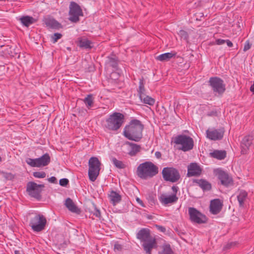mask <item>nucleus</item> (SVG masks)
I'll list each match as a JSON object with an SVG mask.
<instances>
[{"instance_id":"obj_1","label":"nucleus","mask_w":254,"mask_h":254,"mask_svg":"<svg viewBox=\"0 0 254 254\" xmlns=\"http://www.w3.org/2000/svg\"><path fill=\"white\" fill-rule=\"evenodd\" d=\"M143 129L144 125L141 121L137 119H133L125 127L123 135L130 140L139 142L143 137Z\"/></svg>"},{"instance_id":"obj_2","label":"nucleus","mask_w":254,"mask_h":254,"mask_svg":"<svg viewBox=\"0 0 254 254\" xmlns=\"http://www.w3.org/2000/svg\"><path fill=\"white\" fill-rule=\"evenodd\" d=\"M136 238L142 243V246L147 254H151L152 250L157 248L156 240L151 236L148 228H141L136 234Z\"/></svg>"},{"instance_id":"obj_3","label":"nucleus","mask_w":254,"mask_h":254,"mask_svg":"<svg viewBox=\"0 0 254 254\" xmlns=\"http://www.w3.org/2000/svg\"><path fill=\"white\" fill-rule=\"evenodd\" d=\"M158 173V168L150 161L140 164L137 168L136 174L141 179L152 178Z\"/></svg>"},{"instance_id":"obj_4","label":"nucleus","mask_w":254,"mask_h":254,"mask_svg":"<svg viewBox=\"0 0 254 254\" xmlns=\"http://www.w3.org/2000/svg\"><path fill=\"white\" fill-rule=\"evenodd\" d=\"M124 115L122 113H114L106 119L105 124V128L109 130H118L122 126L124 122Z\"/></svg>"},{"instance_id":"obj_5","label":"nucleus","mask_w":254,"mask_h":254,"mask_svg":"<svg viewBox=\"0 0 254 254\" xmlns=\"http://www.w3.org/2000/svg\"><path fill=\"white\" fill-rule=\"evenodd\" d=\"M101 163L96 157H92L88 162L89 169L88 175L89 179L91 182H94L99 175Z\"/></svg>"},{"instance_id":"obj_6","label":"nucleus","mask_w":254,"mask_h":254,"mask_svg":"<svg viewBox=\"0 0 254 254\" xmlns=\"http://www.w3.org/2000/svg\"><path fill=\"white\" fill-rule=\"evenodd\" d=\"M173 139V141L176 144L182 145L179 149L184 152L190 151L193 147V140L189 136L180 134L175 137Z\"/></svg>"},{"instance_id":"obj_7","label":"nucleus","mask_w":254,"mask_h":254,"mask_svg":"<svg viewBox=\"0 0 254 254\" xmlns=\"http://www.w3.org/2000/svg\"><path fill=\"white\" fill-rule=\"evenodd\" d=\"M47 220L43 215L36 214L34 217L31 218L29 226L33 231L39 232L44 229Z\"/></svg>"},{"instance_id":"obj_8","label":"nucleus","mask_w":254,"mask_h":254,"mask_svg":"<svg viewBox=\"0 0 254 254\" xmlns=\"http://www.w3.org/2000/svg\"><path fill=\"white\" fill-rule=\"evenodd\" d=\"M163 179L167 182L176 183L180 178L179 171L174 167H165L162 172Z\"/></svg>"},{"instance_id":"obj_9","label":"nucleus","mask_w":254,"mask_h":254,"mask_svg":"<svg viewBox=\"0 0 254 254\" xmlns=\"http://www.w3.org/2000/svg\"><path fill=\"white\" fill-rule=\"evenodd\" d=\"M45 187L44 184L38 185L34 182H29L26 185V191L32 197L38 200L41 198V192Z\"/></svg>"},{"instance_id":"obj_10","label":"nucleus","mask_w":254,"mask_h":254,"mask_svg":"<svg viewBox=\"0 0 254 254\" xmlns=\"http://www.w3.org/2000/svg\"><path fill=\"white\" fill-rule=\"evenodd\" d=\"M208 85L211 87L214 93L222 95L225 91V84L224 81L218 77H211L208 80Z\"/></svg>"},{"instance_id":"obj_11","label":"nucleus","mask_w":254,"mask_h":254,"mask_svg":"<svg viewBox=\"0 0 254 254\" xmlns=\"http://www.w3.org/2000/svg\"><path fill=\"white\" fill-rule=\"evenodd\" d=\"M51 161L50 155L46 153L41 157L35 159L28 158L26 160L27 164L32 167H42L47 166Z\"/></svg>"},{"instance_id":"obj_12","label":"nucleus","mask_w":254,"mask_h":254,"mask_svg":"<svg viewBox=\"0 0 254 254\" xmlns=\"http://www.w3.org/2000/svg\"><path fill=\"white\" fill-rule=\"evenodd\" d=\"M215 174L221 185L226 188H228L234 185L233 178L227 172L220 169H218L215 170Z\"/></svg>"},{"instance_id":"obj_13","label":"nucleus","mask_w":254,"mask_h":254,"mask_svg":"<svg viewBox=\"0 0 254 254\" xmlns=\"http://www.w3.org/2000/svg\"><path fill=\"white\" fill-rule=\"evenodd\" d=\"M189 214L190 220L192 222L203 224L207 221L206 216L194 207L189 208Z\"/></svg>"},{"instance_id":"obj_14","label":"nucleus","mask_w":254,"mask_h":254,"mask_svg":"<svg viewBox=\"0 0 254 254\" xmlns=\"http://www.w3.org/2000/svg\"><path fill=\"white\" fill-rule=\"evenodd\" d=\"M68 20L76 23L79 20V5L74 1H71L69 6Z\"/></svg>"},{"instance_id":"obj_15","label":"nucleus","mask_w":254,"mask_h":254,"mask_svg":"<svg viewBox=\"0 0 254 254\" xmlns=\"http://www.w3.org/2000/svg\"><path fill=\"white\" fill-rule=\"evenodd\" d=\"M224 132L223 128L208 129L206 131V137L211 140H220L223 138Z\"/></svg>"},{"instance_id":"obj_16","label":"nucleus","mask_w":254,"mask_h":254,"mask_svg":"<svg viewBox=\"0 0 254 254\" xmlns=\"http://www.w3.org/2000/svg\"><path fill=\"white\" fill-rule=\"evenodd\" d=\"M254 136L252 135H247L245 136L241 142V153L246 154L250 146L253 144L254 140Z\"/></svg>"},{"instance_id":"obj_17","label":"nucleus","mask_w":254,"mask_h":254,"mask_svg":"<svg viewBox=\"0 0 254 254\" xmlns=\"http://www.w3.org/2000/svg\"><path fill=\"white\" fill-rule=\"evenodd\" d=\"M223 202L219 198L211 200L210 202L209 211L214 215L218 214L222 209Z\"/></svg>"},{"instance_id":"obj_18","label":"nucleus","mask_w":254,"mask_h":254,"mask_svg":"<svg viewBox=\"0 0 254 254\" xmlns=\"http://www.w3.org/2000/svg\"><path fill=\"white\" fill-rule=\"evenodd\" d=\"M202 169L196 163H191L188 167L187 176H198L201 174Z\"/></svg>"},{"instance_id":"obj_19","label":"nucleus","mask_w":254,"mask_h":254,"mask_svg":"<svg viewBox=\"0 0 254 254\" xmlns=\"http://www.w3.org/2000/svg\"><path fill=\"white\" fill-rule=\"evenodd\" d=\"M159 200L162 204L167 205L169 203H174L178 200V197L176 194H172L169 196L162 193L159 196Z\"/></svg>"},{"instance_id":"obj_20","label":"nucleus","mask_w":254,"mask_h":254,"mask_svg":"<svg viewBox=\"0 0 254 254\" xmlns=\"http://www.w3.org/2000/svg\"><path fill=\"white\" fill-rule=\"evenodd\" d=\"M84 207L85 208V210H88L91 214H93L94 216L97 218L100 219L101 212L99 209L97 208L96 206L94 203L90 201H88L84 204Z\"/></svg>"},{"instance_id":"obj_21","label":"nucleus","mask_w":254,"mask_h":254,"mask_svg":"<svg viewBox=\"0 0 254 254\" xmlns=\"http://www.w3.org/2000/svg\"><path fill=\"white\" fill-rule=\"evenodd\" d=\"M193 183L197 184L203 191H208L211 190L212 185L210 183L205 179H194Z\"/></svg>"},{"instance_id":"obj_22","label":"nucleus","mask_w":254,"mask_h":254,"mask_svg":"<svg viewBox=\"0 0 254 254\" xmlns=\"http://www.w3.org/2000/svg\"><path fill=\"white\" fill-rule=\"evenodd\" d=\"M43 21L50 28L59 29L61 27V24L50 16L44 18Z\"/></svg>"},{"instance_id":"obj_23","label":"nucleus","mask_w":254,"mask_h":254,"mask_svg":"<svg viewBox=\"0 0 254 254\" xmlns=\"http://www.w3.org/2000/svg\"><path fill=\"white\" fill-rule=\"evenodd\" d=\"M108 197L110 199V202L114 206L120 202L122 200V196L119 193L114 190L110 191Z\"/></svg>"},{"instance_id":"obj_24","label":"nucleus","mask_w":254,"mask_h":254,"mask_svg":"<svg viewBox=\"0 0 254 254\" xmlns=\"http://www.w3.org/2000/svg\"><path fill=\"white\" fill-rule=\"evenodd\" d=\"M64 205L70 212L77 214L79 213V209L75 205L71 198H66L64 202Z\"/></svg>"},{"instance_id":"obj_25","label":"nucleus","mask_w":254,"mask_h":254,"mask_svg":"<svg viewBox=\"0 0 254 254\" xmlns=\"http://www.w3.org/2000/svg\"><path fill=\"white\" fill-rule=\"evenodd\" d=\"M125 144L130 147V150L128 152V154L131 156L136 155L140 151L141 146L139 145L127 141Z\"/></svg>"},{"instance_id":"obj_26","label":"nucleus","mask_w":254,"mask_h":254,"mask_svg":"<svg viewBox=\"0 0 254 254\" xmlns=\"http://www.w3.org/2000/svg\"><path fill=\"white\" fill-rule=\"evenodd\" d=\"M19 20L23 26L27 27L37 21V20L33 17L28 15L22 16Z\"/></svg>"},{"instance_id":"obj_27","label":"nucleus","mask_w":254,"mask_h":254,"mask_svg":"<svg viewBox=\"0 0 254 254\" xmlns=\"http://www.w3.org/2000/svg\"><path fill=\"white\" fill-rule=\"evenodd\" d=\"M118 59L115 55H112L107 57L106 64L114 69H117L118 66Z\"/></svg>"},{"instance_id":"obj_28","label":"nucleus","mask_w":254,"mask_h":254,"mask_svg":"<svg viewBox=\"0 0 254 254\" xmlns=\"http://www.w3.org/2000/svg\"><path fill=\"white\" fill-rule=\"evenodd\" d=\"M210 156L218 160H223L226 157V152L225 150H215L210 153Z\"/></svg>"},{"instance_id":"obj_29","label":"nucleus","mask_w":254,"mask_h":254,"mask_svg":"<svg viewBox=\"0 0 254 254\" xmlns=\"http://www.w3.org/2000/svg\"><path fill=\"white\" fill-rule=\"evenodd\" d=\"M248 192L245 190H241L239 194L237 195V199L239 202V206L244 207V202L248 197Z\"/></svg>"},{"instance_id":"obj_30","label":"nucleus","mask_w":254,"mask_h":254,"mask_svg":"<svg viewBox=\"0 0 254 254\" xmlns=\"http://www.w3.org/2000/svg\"><path fill=\"white\" fill-rule=\"evenodd\" d=\"M176 53L175 52L166 53L157 56L156 59L161 62L168 61L173 57H175Z\"/></svg>"},{"instance_id":"obj_31","label":"nucleus","mask_w":254,"mask_h":254,"mask_svg":"<svg viewBox=\"0 0 254 254\" xmlns=\"http://www.w3.org/2000/svg\"><path fill=\"white\" fill-rule=\"evenodd\" d=\"M93 47V43L87 39L80 38V48L90 50Z\"/></svg>"},{"instance_id":"obj_32","label":"nucleus","mask_w":254,"mask_h":254,"mask_svg":"<svg viewBox=\"0 0 254 254\" xmlns=\"http://www.w3.org/2000/svg\"><path fill=\"white\" fill-rule=\"evenodd\" d=\"M139 98L144 104L150 106L153 105L155 102L154 99L146 95L140 96Z\"/></svg>"},{"instance_id":"obj_33","label":"nucleus","mask_w":254,"mask_h":254,"mask_svg":"<svg viewBox=\"0 0 254 254\" xmlns=\"http://www.w3.org/2000/svg\"><path fill=\"white\" fill-rule=\"evenodd\" d=\"M83 101L85 104L86 107L90 109L93 105V97L92 94H89L83 99Z\"/></svg>"},{"instance_id":"obj_34","label":"nucleus","mask_w":254,"mask_h":254,"mask_svg":"<svg viewBox=\"0 0 254 254\" xmlns=\"http://www.w3.org/2000/svg\"><path fill=\"white\" fill-rule=\"evenodd\" d=\"M145 89L144 87V79L142 77L141 79H140L139 80V87L138 90V94L139 98L140 97V96L145 95Z\"/></svg>"},{"instance_id":"obj_35","label":"nucleus","mask_w":254,"mask_h":254,"mask_svg":"<svg viewBox=\"0 0 254 254\" xmlns=\"http://www.w3.org/2000/svg\"><path fill=\"white\" fill-rule=\"evenodd\" d=\"M112 162L116 167L119 169H124L126 168V165L121 161L118 160L116 158H112Z\"/></svg>"},{"instance_id":"obj_36","label":"nucleus","mask_w":254,"mask_h":254,"mask_svg":"<svg viewBox=\"0 0 254 254\" xmlns=\"http://www.w3.org/2000/svg\"><path fill=\"white\" fill-rule=\"evenodd\" d=\"M160 254H174L173 251H172L170 245L169 244H166L163 246V250Z\"/></svg>"},{"instance_id":"obj_37","label":"nucleus","mask_w":254,"mask_h":254,"mask_svg":"<svg viewBox=\"0 0 254 254\" xmlns=\"http://www.w3.org/2000/svg\"><path fill=\"white\" fill-rule=\"evenodd\" d=\"M147 200L151 205H154L157 202L156 195L154 194H150L147 197Z\"/></svg>"},{"instance_id":"obj_38","label":"nucleus","mask_w":254,"mask_h":254,"mask_svg":"<svg viewBox=\"0 0 254 254\" xmlns=\"http://www.w3.org/2000/svg\"><path fill=\"white\" fill-rule=\"evenodd\" d=\"M180 37L184 40L188 41L189 39V34L188 32L184 30H181L178 33Z\"/></svg>"},{"instance_id":"obj_39","label":"nucleus","mask_w":254,"mask_h":254,"mask_svg":"<svg viewBox=\"0 0 254 254\" xmlns=\"http://www.w3.org/2000/svg\"><path fill=\"white\" fill-rule=\"evenodd\" d=\"M33 175L36 178H44L46 176V174L45 172H35Z\"/></svg>"},{"instance_id":"obj_40","label":"nucleus","mask_w":254,"mask_h":254,"mask_svg":"<svg viewBox=\"0 0 254 254\" xmlns=\"http://www.w3.org/2000/svg\"><path fill=\"white\" fill-rule=\"evenodd\" d=\"M69 183V181L67 179L63 178L60 180L59 184L62 187H66Z\"/></svg>"},{"instance_id":"obj_41","label":"nucleus","mask_w":254,"mask_h":254,"mask_svg":"<svg viewBox=\"0 0 254 254\" xmlns=\"http://www.w3.org/2000/svg\"><path fill=\"white\" fill-rule=\"evenodd\" d=\"M62 35L61 33H55L52 39V41L54 43H55L57 41L61 38Z\"/></svg>"},{"instance_id":"obj_42","label":"nucleus","mask_w":254,"mask_h":254,"mask_svg":"<svg viewBox=\"0 0 254 254\" xmlns=\"http://www.w3.org/2000/svg\"><path fill=\"white\" fill-rule=\"evenodd\" d=\"M3 176L6 180H12L14 179V175L10 173H3Z\"/></svg>"},{"instance_id":"obj_43","label":"nucleus","mask_w":254,"mask_h":254,"mask_svg":"<svg viewBox=\"0 0 254 254\" xmlns=\"http://www.w3.org/2000/svg\"><path fill=\"white\" fill-rule=\"evenodd\" d=\"M251 46H252V44L250 43V41L249 40H247L244 44L243 51L244 52L247 51L248 50L250 49V48H251Z\"/></svg>"},{"instance_id":"obj_44","label":"nucleus","mask_w":254,"mask_h":254,"mask_svg":"<svg viewBox=\"0 0 254 254\" xmlns=\"http://www.w3.org/2000/svg\"><path fill=\"white\" fill-rule=\"evenodd\" d=\"M122 245L119 244L118 243H116L114 245V250H117L118 251H121L122 250Z\"/></svg>"},{"instance_id":"obj_45","label":"nucleus","mask_w":254,"mask_h":254,"mask_svg":"<svg viewBox=\"0 0 254 254\" xmlns=\"http://www.w3.org/2000/svg\"><path fill=\"white\" fill-rule=\"evenodd\" d=\"M48 181L51 183L56 184L57 183V179L55 177H51L48 179Z\"/></svg>"},{"instance_id":"obj_46","label":"nucleus","mask_w":254,"mask_h":254,"mask_svg":"<svg viewBox=\"0 0 254 254\" xmlns=\"http://www.w3.org/2000/svg\"><path fill=\"white\" fill-rule=\"evenodd\" d=\"M225 42H226V40H223V39H218L217 40H216V44L217 45H222V44H224V43H225Z\"/></svg>"},{"instance_id":"obj_47","label":"nucleus","mask_w":254,"mask_h":254,"mask_svg":"<svg viewBox=\"0 0 254 254\" xmlns=\"http://www.w3.org/2000/svg\"><path fill=\"white\" fill-rule=\"evenodd\" d=\"M156 227L157 228L158 230L162 232L165 233L166 231V228L163 226L156 225Z\"/></svg>"},{"instance_id":"obj_48","label":"nucleus","mask_w":254,"mask_h":254,"mask_svg":"<svg viewBox=\"0 0 254 254\" xmlns=\"http://www.w3.org/2000/svg\"><path fill=\"white\" fill-rule=\"evenodd\" d=\"M136 200L137 202L142 207H145V205L143 203V201L138 197L136 198Z\"/></svg>"},{"instance_id":"obj_49","label":"nucleus","mask_w":254,"mask_h":254,"mask_svg":"<svg viewBox=\"0 0 254 254\" xmlns=\"http://www.w3.org/2000/svg\"><path fill=\"white\" fill-rule=\"evenodd\" d=\"M172 190L173 192V194H176L177 192H178V191L179 190V188L177 186H173L172 187Z\"/></svg>"},{"instance_id":"obj_50","label":"nucleus","mask_w":254,"mask_h":254,"mask_svg":"<svg viewBox=\"0 0 254 254\" xmlns=\"http://www.w3.org/2000/svg\"><path fill=\"white\" fill-rule=\"evenodd\" d=\"M225 43H226L227 46L229 47H233V44L232 42L231 41H230L229 40H226Z\"/></svg>"},{"instance_id":"obj_51","label":"nucleus","mask_w":254,"mask_h":254,"mask_svg":"<svg viewBox=\"0 0 254 254\" xmlns=\"http://www.w3.org/2000/svg\"><path fill=\"white\" fill-rule=\"evenodd\" d=\"M162 154L159 151H156L155 153V156L157 158H160L161 157Z\"/></svg>"},{"instance_id":"obj_52","label":"nucleus","mask_w":254,"mask_h":254,"mask_svg":"<svg viewBox=\"0 0 254 254\" xmlns=\"http://www.w3.org/2000/svg\"><path fill=\"white\" fill-rule=\"evenodd\" d=\"M15 254H21L20 251L16 250L14 251Z\"/></svg>"},{"instance_id":"obj_53","label":"nucleus","mask_w":254,"mask_h":254,"mask_svg":"<svg viewBox=\"0 0 254 254\" xmlns=\"http://www.w3.org/2000/svg\"><path fill=\"white\" fill-rule=\"evenodd\" d=\"M80 16H83V13H82V9L80 8Z\"/></svg>"},{"instance_id":"obj_54","label":"nucleus","mask_w":254,"mask_h":254,"mask_svg":"<svg viewBox=\"0 0 254 254\" xmlns=\"http://www.w3.org/2000/svg\"><path fill=\"white\" fill-rule=\"evenodd\" d=\"M79 45V41H77V45L78 46Z\"/></svg>"},{"instance_id":"obj_55","label":"nucleus","mask_w":254,"mask_h":254,"mask_svg":"<svg viewBox=\"0 0 254 254\" xmlns=\"http://www.w3.org/2000/svg\"><path fill=\"white\" fill-rule=\"evenodd\" d=\"M84 64L83 62H82V64L83 65Z\"/></svg>"}]
</instances>
